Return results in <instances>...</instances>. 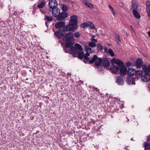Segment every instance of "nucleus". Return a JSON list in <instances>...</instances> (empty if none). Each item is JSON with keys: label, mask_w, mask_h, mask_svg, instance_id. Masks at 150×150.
Listing matches in <instances>:
<instances>
[{"label": "nucleus", "mask_w": 150, "mask_h": 150, "mask_svg": "<svg viewBox=\"0 0 150 150\" xmlns=\"http://www.w3.org/2000/svg\"><path fill=\"white\" fill-rule=\"evenodd\" d=\"M88 45L85 47V50L86 52L85 55L83 49L81 45L77 43L75 44V47H70L69 52L74 57H78L81 59L84 58L85 60L88 61L90 59V58L88 57L90 56V53L95 52V49L92 47H95L96 44L94 42L91 41L89 42Z\"/></svg>", "instance_id": "1"}, {"label": "nucleus", "mask_w": 150, "mask_h": 150, "mask_svg": "<svg viewBox=\"0 0 150 150\" xmlns=\"http://www.w3.org/2000/svg\"><path fill=\"white\" fill-rule=\"evenodd\" d=\"M112 64H116L119 67L120 69V73L121 76H125L126 74L127 71V68L124 66V63L120 61V59L113 58L111 61Z\"/></svg>", "instance_id": "2"}, {"label": "nucleus", "mask_w": 150, "mask_h": 150, "mask_svg": "<svg viewBox=\"0 0 150 150\" xmlns=\"http://www.w3.org/2000/svg\"><path fill=\"white\" fill-rule=\"evenodd\" d=\"M74 35L73 33L69 32L65 34V36L63 37V39L67 42H71L74 40Z\"/></svg>", "instance_id": "3"}, {"label": "nucleus", "mask_w": 150, "mask_h": 150, "mask_svg": "<svg viewBox=\"0 0 150 150\" xmlns=\"http://www.w3.org/2000/svg\"><path fill=\"white\" fill-rule=\"evenodd\" d=\"M101 61V59L98 57L97 56L95 55L93 56V57L90 60L89 62L91 64L95 62V65L96 66H99L100 65Z\"/></svg>", "instance_id": "4"}, {"label": "nucleus", "mask_w": 150, "mask_h": 150, "mask_svg": "<svg viewBox=\"0 0 150 150\" xmlns=\"http://www.w3.org/2000/svg\"><path fill=\"white\" fill-rule=\"evenodd\" d=\"M77 20L78 17L76 16L75 15L72 16L71 17V20L69 23L70 25L74 27L76 29L78 27L77 25Z\"/></svg>", "instance_id": "5"}, {"label": "nucleus", "mask_w": 150, "mask_h": 150, "mask_svg": "<svg viewBox=\"0 0 150 150\" xmlns=\"http://www.w3.org/2000/svg\"><path fill=\"white\" fill-rule=\"evenodd\" d=\"M58 3L55 0H50L49 1V5L50 8L52 9L55 8L57 7V6Z\"/></svg>", "instance_id": "6"}, {"label": "nucleus", "mask_w": 150, "mask_h": 150, "mask_svg": "<svg viewBox=\"0 0 150 150\" xmlns=\"http://www.w3.org/2000/svg\"><path fill=\"white\" fill-rule=\"evenodd\" d=\"M76 30V29L75 28L70 25V24L69 23V25H66L63 28L62 30L63 32L64 31H75Z\"/></svg>", "instance_id": "7"}, {"label": "nucleus", "mask_w": 150, "mask_h": 150, "mask_svg": "<svg viewBox=\"0 0 150 150\" xmlns=\"http://www.w3.org/2000/svg\"><path fill=\"white\" fill-rule=\"evenodd\" d=\"M142 81L144 82H147L150 80V74L149 73H146L142 76L141 78Z\"/></svg>", "instance_id": "8"}, {"label": "nucleus", "mask_w": 150, "mask_h": 150, "mask_svg": "<svg viewBox=\"0 0 150 150\" xmlns=\"http://www.w3.org/2000/svg\"><path fill=\"white\" fill-rule=\"evenodd\" d=\"M68 16V14L66 12H63L59 13L57 17V19L59 20H62L67 18Z\"/></svg>", "instance_id": "9"}, {"label": "nucleus", "mask_w": 150, "mask_h": 150, "mask_svg": "<svg viewBox=\"0 0 150 150\" xmlns=\"http://www.w3.org/2000/svg\"><path fill=\"white\" fill-rule=\"evenodd\" d=\"M52 12L53 16L54 17H57L60 13V10L59 8L57 7L53 8Z\"/></svg>", "instance_id": "10"}, {"label": "nucleus", "mask_w": 150, "mask_h": 150, "mask_svg": "<svg viewBox=\"0 0 150 150\" xmlns=\"http://www.w3.org/2000/svg\"><path fill=\"white\" fill-rule=\"evenodd\" d=\"M55 36L58 38H61L64 35V32L62 30H59L54 32Z\"/></svg>", "instance_id": "11"}, {"label": "nucleus", "mask_w": 150, "mask_h": 150, "mask_svg": "<svg viewBox=\"0 0 150 150\" xmlns=\"http://www.w3.org/2000/svg\"><path fill=\"white\" fill-rule=\"evenodd\" d=\"M65 25V23L63 21H61L56 23L55 26L57 29H59L63 28Z\"/></svg>", "instance_id": "12"}, {"label": "nucleus", "mask_w": 150, "mask_h": 150, "mask_svg": "<svg viewBox=\"0 0 150 150\" xmlns=\"http://www.w3.org/2000/svg\"><path fill=\"white\" fill-rule=\"evenodd\" d=\"M101 62L103 65L106 67H108L110 65V62L106 58L103 59Z\"/></svg>", "instance_id": "13"}, {"label": "nucleus", "mask_w": 150, "mask_h": 150, "mask_svg": "<svg viewBox=\"0 0 150 150\" xmlns=\"http://www.w3.org/2000/svg\"><path fill=\"white\" fill-rule=\"evenodd\" d=\"M125 78L121 76H118L116 82L119 85H123Z\"/></svg>", "instance_id": "14"}, {"label": "nucleus", "mask_w": 150, "mask_h": 150, "mask_svg": "<svg viewBox=\"0 0 150 150\" xmlns=\"http://www.w3.org/2000/svg\"><path fill=\"white\" fill-rule=\"evenodd\" d=\"M136 73V70L132 68H129L127 71V74L130 76L134 75Z\"/></svg>", "instance_id": "15"}, {"label": "nucleus", "mask_w": 150, "mask_h": 150, "mask_svg": "<svg viewBox=\"0 0 150 150\" xmlns=\"http://www.w3.org/2000/svg\"><path fill=\"white\" fill-rule=\"evenodd\" d=\"M83 3L85 5L91 8H94L93 4L88 2L87 0H81Z\"/></svg>", "instance_id": "16"}, {"label": "nucleus", "mask_w": 150, "mask_h": 150, "mask_svg": "<svg viewBox=\"0 0 150 150\" xmlns=\"http://www.w3.org/2000/svg\"><path fill=\"white\" fill-rule=\"evenodd\" d=\"M143 62L142 59L140 58L138 59L136 62V65L137 68H140L142 65Z\"/></svg>", "instance_id": "17"}, {"label": "nucleus", "mask_w": 150, "mask_h": 150, "mask_svg": "<svg viewBox=\"0 0 150 150\" xmlns=\"http://www.w3.org/2000/svg\"><path fill=\"white\" fill-rule=\"evenodd\" d=\"M127 81L129 84L131 83L132 84H135L134 79L131 76H129L127 78Z\"/></svg>", "instance_id": "18"}, {"label": "nucleus", "mask_w": 150, "mask_h": 150, "mask_svg": "<svg viewBox=\"0 0 150 150\" xmlns=\"http://www.w3.org/2000/svg\"><path fill=\"white\" fill-rule=\"evenodd\" d=\"M143 69L146 73H149L150 72V65H149L147 67L146 65H143L142 66Z\"/></svg>", "instance_id": "19"}, {"label": "nucleus", "mask_w": 150, "mask_h": 150, "mask_svg": "<svg viewBox=\"0 0 150 150\" xmlns=\"http://www.w3.org/2000/svg\"><path fill=\"white\" fill-rule=\"evenodd\" d=\"M132 11L137 10V4L136 2V0H132Z\"/></svg>", "instance_id": "20"}, {"label": "nucleus", "mask_w": 150, "mask_h": 150, "mask_svg": "<svg viewBox=\"0 0 150 150\" xmlns=\"http://www.w3.org/2000/svg\"><path fill=\"white\" fill-rule=\"evenodd\" d=\"M115 38L117 44L119 45H120L121 42L119 35L116 33H115Z\"/></svg>", "instance_id": "21"}, {"label": "nucleus", "mask_w": 150, "mask_h": 150, "mask_svg": "<svg viewBox=\"0 0 150 150\" xmlns=\"http://www.w3.org/2000/svg\"><path fill=\"white\" fill-rule=\"evenodd\" d=\"M110 70L114 73H116L119 71L120 67L116 66H113L110 67Z\"/></svg>", "instance_id": "22"}, {"label": "nucleus", "mask_w": 150, "mask_h": 150, "mask_svg": "<svg viewBox=\"0 0 150 150\" xmlns=\"http://www.w3.org/2000/svg\"><path fill=\"white\" fill-rule=\"evenodd\" d=\"M46 4V2L45 0H43L40 2L37 5V7L39 8H43Z\"/></svg>", "instance_id": "23"}, {"label": "nucleus", "mask_w": 150, "mask_h": 150, "mask_svg": "<svg viewBox=\"0 0 150 150\" xmlns=\"http://www.w3.org/2000/svg\"><path fill=\"white\" fill-rule=\"evenodd\" d=\"M61 8L64 11H67L68 10V8L67 5L64 4L60 5Z\"/></svg>", "instance_id": "24"}, {"label": "nucleus", "mask_w": 150, "mask_h": 150, "mask_svg": "<svg viewBox=\"0 0 150 150\" xmlns=\"http://www.w3.org/2000/svg\"><path fill=\"white\" fill-rule=\"evenodd\" d=\"M133 14L134 16L137 18H139L140 16L139 13L137 12V10H133Z\"/></svg>", "instance_id": "25"}, {"label": "nucleus", "mask_w": 150, "mask_h": 150, "mask_svg": "<svg viewBox=\"0 0 150 150\" xmlns=\"http://www.w3.org/2000/svg\"><path fill=\"white\" fill-rule=\"evenodd\" d=\"M135 74V76L137 78H139L142 76V71L141 70L136 71V73Z\"/></svg>", "instance_id": "26"}, {"label": "nucleus", "mask_w": 150, "mask_h": 150, "mask_svg": "<svg viewBox=\"0 0 150 150\" xmlns=\"http://www.w3.org/2000/svg\"><path fill=\"white\" fill-rule=\"evenodd\" d=\"M107 53L109 54L112 57H113L115 55V54L112 50L111 49H108Z\"/></svg>", "instance_id": "27"}, {"label": "nucleus", "mask_w": 150, "mask_h": 150, "mask_svg": "<svg viewBox=\"0 0 150 150\" xmlns=\"http://www.w3.org/2000/svg\"><path fill=\"white\" fill-rule=\"evenodd\" d=\"M97 48L98 50H103V47L100 43L98 44L97 45Z\"/></svg>", "instance_id": "28"}, {"label": "nucleus", "mask_w": 150, "mask_h": 150, "mask_svg": "<svg viewBox=\"0 0 150 150\" xmlns=\"http://www.w3.org/2000/svg\"><path fill=\"white\" fill-rule=\"evenodd\" d=\"M53 17L52 16H45V19H46L47 21H51L52 20Z\"/></svg>", "instance_id": "29"}, {"label": "nucleus", "mask_w": 150, "mask_h": 150, "mask_svg": "<svg viewBox=\"0 0 150 150\" xmlns=\"http://www.w3.org/2000/svg\"><path fill=\"white\" fill-rule=\"evenodd\" d=\"M145 148L146 149L150 150V143H147L145 144Z\"/></svg>", "instance_id": "30"}, {"label": "nucleus", "mask_w": 150, "mask_h": 150, "mask_svg": "<svg viewBox=\"0 0 150 150\" xmlns=\"http://www.w3.org/2000/svg\"><path fill=\"white\" fill-rule=\"evenodd\" d=\"M88 26L90 29H93L94 28V25L92 23H90Z\"/></svg>", "instance_id": "31"}, {"label": "nucleus", "mask_w": 150, "mask_h": 150, "mask_svg": "<svg viewBox=\"0 0 150 150\" xmlns=\"http://www.w3.org/2000/svg\"><path fill=\"white\" fill-rule=\"evenodd\" d=\"M88 26V24L87 23H83L81 24V27L82 28H86Z\"/></svg>", "instance_id": "32"}, {"label": "nucleus", "mask_w": 150, "mask_h": 150, "mask_svg": "<svg viewBox=\"0 0 150 150\" xmlns=\"http://www.w3.org/2000/svg\"><path fill=\"white\" fill-rule=\"evenodd\" d=\"M80 33L79 32H77L75 33L74 36L76 38H78L80 36Z\"/></svg>", "instance_id": "33"}, {"label": "nucleus", "mask_w": 150, "mask_h": 150, "mask_svg": "<svg viewBox=\"0 0 150 150\" xmlns=\"http://www.w3.org/2000/svg\"><path fill=\"white\" fill-rule=\"evenodd\" d=\"M146 7H150V1H147L146 3Z\"/></svg>", "instance_id": "34"}, {"label": "nucleus", "mask_w": 150, "mask_h": 150, "mask_svg": "<svg viewBox=\"0 0 150 150\" xmlns=\"http://www.w3.org/2000/svg\"><path fill=\"white\" fill-rule=\"evenodd\" d=\"M91 42H97V39H95L94 38H92L91 40Z\"/></svg>", "instance_id": "35"}, {"label": "nucleus", "mask_w": 150, "mask_h": 150, "mask_svg": "<svg viewBox=\"0 0 150 150\" xmlns=\"http://www.w3.org/2000/svg\"><path fill=\"white\" fill-rule=\"evenodd\" d=\"M146 11L148 14V16L150 18V11Z\"/></svg>", "instance_id": "36"}, {"label": "nucleus", "mask_w": 150, "mask_h": 150, "mask_svg": "<svg viewBox=\"0 0 150 150\" xmlns=\"http://www.w3.org/2000/svg\"><path fill=\"white\" fill-rule=\"evenodd\" d=\"M104 52H108V51H107V47H105L104 48Z\"/></svg>", "instance_id": "37"}, {"label": "nucleus", "mask_w": 150, "mask_h": 150, "mask_svg": "<svg viewBox=\"0 0 150 150\" xmlns=\"http://www.w3.org/2000/svg\"><path fill=\"white\" fill-rule=\"evenodd\" d=\"M112 13H113V15L115 16V10L114 9H113V10H112Z\"/></svg>", "instance_id": "38"}, {"label": "nucleus", "mask_w": 150, "mask_h": 150, "mask_svg": "<svg viewBox=\"0 0 150 150\" xmlns=\"http://www.w3.org/2000/svg\"><path fill=\"white\" fill-rule=\"evenodd\" d=\"M131 65V63L130 62H128L127 63L126 65L127 67H129Z\"/></svg>", "instance_id": "39"}, {"label": "nucleus", "mask_w": 150, "mask_h": 150, "mask_svg": "<svg viewBox=\"0 0 150 150\" xmlns=\"http://www.w3.org/2000/svg\"><path fill=\"white\" fill-rule=\"evenodd\" d=\"M109 8L111 9V10H113V9H114L110 5H109Z\"/></svg>", "instance_id": "40"}, {"label": "nucleus", "mask_w": 150, "mask_h": 150, "mask_svg": "<svg viewBox=\"0 0 150 150\" xmlns=\"http://www.w3.org/2000/svg\"><path fill=\"white\" fill-rule=\"evenodd\" d=\"M150 11V7H146V11Z\"/></svg>", "instance_id": "41"}, {"label": "nucleus", "mask_w": 150, "mask_h": 150, "mask_svg": "<svg viewBox=\"0 0 150 150\" xmlns=\"http://www.w3.org/2000/svg\"><path fill=\"white\" fill-rule=\"evenodd\" d=\"M148 139L149 141H150V135L149 136Z\"/></svg>", "instance_id": "42"}, {"label": "nucleus", "mask_w": 150, "mask_h": 150, "mask_svg": "<svg viewBox=\"0 0 150 150\" xmlns=\"http://www.w3.org/2000/svg\"><path fill=\"white\" fill-rule=\"evenodd\" d=\"M17 13V12H14V13H13V14H14V15H15V16H16V15Z\"/></svg>", "instance_id": "43"}, {"label": "nucleus", "mask_w": 150, "mask_h": 150, "mask_svg": "<svg viewBox=\"0 0 150 150\" xmlns=\"http://www.w3.org/2000/svg\"><path fill=\"white\" fill-rule=\"evenodd\" d=\"M148 35L150 37V31L148 32Z\"/></svg>", "instance_id": "44"}, {"label": "nucleus", "mask_w": 150, "mask_h": 150, "mask_svg": "<svg viewBox=\"0 0 150 150\" xmlns=\"http://www.w3.org/2000/svg\"><path fill=\"white\" fill-rule=\"evenodd\" d=\"M67 75L68 76H70L71 75V74L70 73H68L67 74Z\"/></svg>", "instance_id": "45"}, {"label": "nucleus", "mask_w": 150, "mask_h": 150, "mask_svg": "<svg viewBox=\"0 0 150 150\" xmlns=\"http://www.w3.org/2000/svg\"><path fill=\"white\" fill-rule=\"evenodd\" d=\"M40 11L41 12V13H42V12L43 11V10L42 9H41L40 10Z\"/></svg>", "instance_id": "46"}, {"label": "nucleus", "mask_w": 150, "mask_h": 150, "mask_svg": "<svg viewBox=\"0 0 150 150\" xmlns=\"http://www.w3.org/2000/svg\"><path fill=\"white\" fill-rule=\"evenodd\" d=\"M95 89H96V91H98V89L97 88H96Z\"/></svg>", "instance_id": "47"}, {"label": "nucleus", "mask_w": 150, "mask_h": 150, "mask_svg": "<svg viewBox=\"0 0 150 150\" xmlns=\"http://www.w3.org/2000/svg\"><path fill=\"white\" fill-rule=\"evenodd\" d=\"M65 46L66 47H67V44H65Z\"/></svg>", "instance_id": "48"}, {"label": "nucleus", "mask_w": 150, "mask_h": 150, "mask_svg": "<svg viewBox=\"0 0 150 150\" xmlns=\"http://www.w3.org/2000/svg\"><path fill=\"white\" fill-rule=\"evenodd\" d=\"M148 87L149 88H150V84H149L148 86Z\"/></svg>", "instance_id": "49"}, {"label": "nucleus", "mask_w": 150, "mask_h": 150, "mask_svg": "<svg viewBox=\"0 0 150 150\" xmlns=\"http://www.w3.org/2000/svg\"><path fill=\"white\" fill-rule=\"evenodd\" d=\"M95 36L94 35L92 36V38H93L94 37H95Z\"/></svg>", "instance_id": "50"}, {"label": "nucleus", "mask_w": 150, "mask_h": 150, "mask_svg": "<svg viewBox=\"0 0 150 150\" xmlns=\"http://www.w3.org/2000/svg\"><path fill=\"white\" fill-rule=\"evenodd\" d=\"M131 140H133V141L134 140L133 139V138H132V139H131Z\"/></svg>", "instance_id": "51"}, {"label": "nucleus", "mask_w": 150, "mask_h": 150, "mask_svg": "<svg viewBox=\"0 0 150 150\" xmlns=\"http://www.w3.org/2000/svg\"><path fill=\"white\" fill-rule=\"evenodd\" d=\"M130 28H131V29H132V27L131 26H130Z\"/></svg>", "instance_id": "52"}, {"label": "nucleus", "mask_w": 150, "mask_h": 150, "mask_svg": "<svg viewBox=\"0 0 150 150\" xmlns=\"http://www.w3.org/2000/svg\"><path fill=\"white\" fill-rule=\"evenodd\" d=\"M144 150H145V149H144Z\"/></svg>", "instance_id": "53"}]
</instances>
